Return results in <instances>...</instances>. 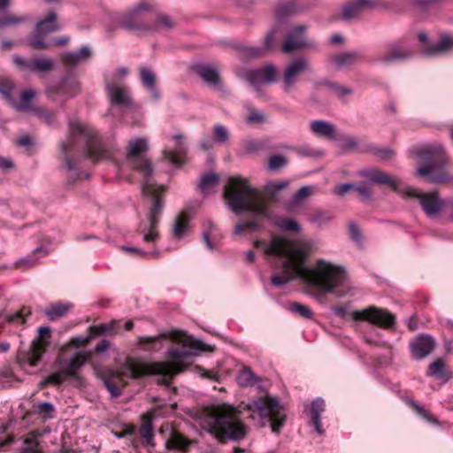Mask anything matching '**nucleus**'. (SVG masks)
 Wrapping results in <instances>:
<instances>
[{
	"label": "nucleus",
	"instance_id": "6ab92c4d",
	"mask_svg": "<svg viewBox=\"0 0 453 453\" xmlns=\"http://www.w3.org/2000/svg\"><path fill=\"white\" fill-rule=\"evenodd\" d=\"M311 65L307 58H298L292 60L285 68L283 73V89L285 93H289L297 82L298 76L305 72H311Z\"/></svg>",
	"mask_w": 453,
	"mask_h": 453
},
{
	"label": "nucleus",
	"instance_id": "b1692460",
	"mask_svg": "<svg viewBox=\"0 0 453 453\" xmlns=\"http://www.w3.org/2000/svg\"><path fill=\"white\" fill-rule=\"evenodd\" d=\"M107 95L111 103L120 109L132 107L134 102L129 93V88L125 86L109 83L106 85Z\"/></svg>",
	"mask_w": 453,
	"mask_h": 453
},
{
	"label": "nucleus",
	"instance_id": "c85d7f7f",
	"mask_svg": "<svg viewBox=\"0 0 453 453\" xmlns=\"http://www.w3.org/2000/svg\"><path fill=\"white\" fill-rule=\"evenodd\" d=\"M374 3L372 0H354L343 6L342 18L344 20L357 18L364 11L372 8Z\"/></svg>",
	"mask_w": 453,
	"mask_h": 453
},
{
	"label": "nucleus",
	"instance_id": "9b49d317",
	"mask_svg": "<svg viewBox=\"0 0 453 453\" xmlns=\"http://www.w3.org/2000/svg\"><path fill=\"white\" fill-rule=\"evenodd\" d=\"M356 321H365L384 329H391L395 325V316L386 309L371 305L362 311L351 312Z\"/></svg>",
	"mask_w": 453,
	"mask_h": 453
},
{
	"label": "nucleus",
	"instance_id": "338daca9",
	"mask_svg": "<svg viewBox=\"0 0 453 453\" xmlns=\"http://www.w3.org/2000/svg\"><path fill=\"white\" fill-rule=\"evenodd\" d=\"M276 27L271 29L265 35L263 48H265V52H272L276 50V42H275V34Z\"/></svg>",
	"mask_w": 453,
	"mask_h": 453
},
{
	"label": "nucleus",
	"instance_id": "7ed1b4c3",
	"mask_svg": "<svg viewBox=\"0 0 453 453\" xmlns=\"http://www.w3.org/2000/svg\"><path fill=\"white\" fill-rule=\"evenodd\" d=\"M200 425L221 443L239 441L246 437L248 431L238 411L227 404L204 408L200 414Z\"/></svg>",
	"mask_w": 453,
	"mask_h": 453
},
{
	"label": "nucleus",
	"instance_id": "680f3d73",
	"mask_svg": "<svg viewBox=\"0 0 453 453\" xmlns=\"http://www.w3.org/2000/svg\"><path fill=\"white\" fill-rule=\"evenodd\" d=\"M276 225L285 231L299 232L301 230L299 224L293 219L289 218L280 219L276 222Z\"/></svg>",
	"mask_w": 453,
	"mask_h": 453
},
{
	"label": "nucleus",
	"instance_id": "de8ad7c7",
	"mask_svg": "<svg viewBox=\"0 0 453 453\" xmlns=\"http://www.w3.org/2000/svg\"><path fill=\"white\" fill-rule=\"evenodd\" d=\"M445 363L441 358L436 359L428 365L426 375L429 377H436L438 379L445 378Z\"/></svg>",
	"mask_w": 453,
	"mask_h": 453
},
{
	"label": "nucleus",
	"instance_id": "a211bd4d",
	"mask_svg": "<svg viewBox=\"0 0 453 453\" xmlns=\"http://www.w3.org/2000/svg\"><path fill=\"white\" fill-rule=\"evenodd\" d=\"M357 174L367 182L378 185H386L390 187L395 192H403L402 189V183L398 179L378 168H365L360 170Z\"/></svg>",
	"mask_w": 453,
	"mask_h": 453
},
{
	"label": "nucleus",
	"instance_id": "4c0bfd02",
	"mask_svg": "<svg viewBox=\"0 0 453 453\" xmlns=\"http://www.w3.org/2000/svg\"><path fill=\"white\" fill-rule=\"evenodd\" d=\"M71 307L72 305L69 303H64L61 302L54 303L45 309L44 314L50 320L54 321L65 316Z\"/></svg>",
	"mask_w": 453,
	"mask_h": 453
},
{
	"label": "nucleus",
	"instance_id": "423d86ee",
	"mask_svg": "<svg viewBox=\"0 0 453 453\" xmlns=\"http://www.w3.org/2000/svg\"><path fill=\"white\" fill-rule=\"evenodd\" d=\"M303 281L324 292L340 296L336 288L345 285L348 273L344 267L325 259H318L313 267L303 262Z\"/></svg>",
	"mask_w": 453,
	"mask_h": 453
},
{
	"label": "nucleus",
	"instance_id": "2eb2a0df",
	"mask_svg": "<svg viewBox=\"0 0 453 453\" xmlns=\"http://www.w3.org/2000/svg\"><path fill=\"white\" fill-rule=\"evenodd\" d=\"M405 194L419 199L420 206L429 219H437L445 207V199H441L437 192L418 194L415 189L408 188Z\"/></svg>",
	"mask_w": 453,
	"mask_h": 453
},
{
	"label": "nucleus",
	"instance_id": "1a4fd4ad",
	"mask_svg": "<svg viewBox=\"0 0 453 453\" xmlns=\"http://www.w3.org/2000/svg\"><path fill=\"white\" fill-rule=\"evenodd\" d=\"M148 149L149 144L146 138H136L129 141L127 154V158L132 167L134 170L139 171L143 175L144 180L150 179L153 174L151 161L142 156V154L146 152Z\"/></svg>",
	"mask_w": 453,
	"mask_h": 453
},
{
	"label": "nucleus",
	"instance_id": "e2e57ef3",
	"mask_svg": "<svg viewBox=\"0 0 453 453\" xmlns=\"http://www.w3.org/2000/svg\"><path fill=\"white\" fill-rule=\"evenodd\" d=\"M367 151L371 152L372 154L379 157L383 160H388L392 158L395 155L394 150H392L389 148H377L372 145L368 147Z\"/></svg>",
	"mask_w": 453,
	"mask_h": 453
},
{
	"label": "nucleus",
	"instance_id": "473e14b6",
	"mask_svg": "<svg viewBox=\"0 0 453 453\" xmlns=\"http://www.w3.org/2000/svg\"><path fill=\"white\" fill-rule=\"evenodd\" d=\"M173 139L177 141V148L173 150H165L164 155L171 164L180 165L184 163L187 149L184 145L183 136L181 134L174 135Z\"/></svg>",
	"mask_w": 453,
	"mask_h": 453
},
{
	"label": "nucleus",
	"instance_id": "79ce46f5",
	"mask_svg": "<svg viewBox=\"0 0 453 453\" xmlns=\"http://www.w3.org/2000/svg\"><path fill=\"white\" fill-rule=\"evenodd\" d=\"M32 314L31 308L28 306H22L19 311L14 313L7 314L5 321L13 325H22L26 323L27 318Z\"/></svg>",
	"mask_w": 453,
	"mask_h": 453
},
{
	"label": "nucleus",
	"instance_id": "f3484780",
	"mask_svg": "<svg viewBox=\"0 0 453 453\" xmlns=\"http://www.w3.org/2000/svg\"><path fill=\"white\" fill-rule=\"evenodd\" d=\"M307 30L308 27L306 25L291 27L286 34L282 51L290 53L296 50L312 48L314 44L307 38Z\"/></svg>",
	"mask_w": 453,
	"mask_h": 453
},
{
	"label": "nucleus",
	"instance_id": "864d4df0",
	"mask_svg": "<svg viewBox=\"0 0 453 453\" xmlns=\"http://www.w3.org/2000/svg\"><path fill=\"white\" fill-rule=\"evenodd\" d=\"M42 251V247L36 248L32 254H29L26 257L20 258L15 263V267L27 269L36 265L37 257H35V253Z\"/></svg>",
	"mask_w": 453,
	"mask_h": 453
},
{
	"label": "nucleus",
	"instance_id": "69168bd1",
	"mask_svg": "<svg viewBox=\"0 0 453 453\" xmlns=\"http://www.w3.org/2000/svg\"><path fill=\"white\" fill-rule=\"evenodd\" d=\"M289 185L288 180H280V181H270L265 185V191L272 195L275 196L279 191L286 188Z\"/></svg>",
	"mask_w": 453,
	"mask_h": 453
},
{
	"label": "nucleus",
	"instance_id": "49530a36",
	"mask_svg": "<svg viewBox=\"0 0 453 453\" xmlns=\"http://www.w3.org/2000/svg\"><path fill=\"white\" fill-rule=\"evenodd\" d=\"M312 194V188L309 186L302 187L293 196L292 201L288 205V210L291 211L295 207L298 206L303 200L311 196Z\"/></svg>",
	"mask_w": 453,
	"mask_h": 453
},
{
	"label": "nucleus",
	"instance_id": "f257e3e1",
	"mask_svg": "<svg viewBox=\"0 0 453 453\" xmlns=\"http://www.w3.org/2000/svg\"><path fill=\"white\" fill-rule=\"evenodd\" d=\"M224 197L228 208L236 215L249 212L252 216L250 220L235 226L233 231L234 235L244 231L259 229L262 226L260 218L271 219L272 213L264 196L241 176H232L228 179V183L224 188Z\"/></svg>",
	"mask_w": 453,
	"mask_h": 453
},
{
	"label": "nucleus",
	"instance_id": "7c9ffc66",
	"mask_svg": "<svg viewBox=\"0 0 453 453\" xmlns=\"http://www.w3.org/2000/svg\"><path fill=\"white\" fill-rule=\"evenodd\" d=\"M243 147L246 152L248 153H256L258 151H271L277 150H284L287 149L286 146H275L273 144L272 140L270 138H264L260 140L250 139L246 140L243 142Z\"/></svg>",
	"mask_w": 453,
	"mask_h": 453
},
{
	"label": "nucleus",
	"instance_id": "39448f33",
	"mask_svg": "<svg viewBox=\"0 0 453 453\" xmlns=\"http://www.w3.org/2000/svg\"><path fill=\"white\" fill-rule=\"evenodd\" d=\"M311 252L307 242H289L281 238H273L266 249V253L284 257L281 266L283 275L274 274L271 281L274 286L283 287L295 279L303 280V262H305Z\"/></svg>",
	"mask_w": 453,
	"mask_h": 453
},
{
	"label": "nucleus",
	"instance_id": "bb28decb",
	"mask_svg": "<svg viewBox=\"0 0 453 453\" xmlns=\"http://www.w3.org/2000/svg\"><path fill=\"white\" fill-rule=\"evenodd\" d=\"M435 342L433 337L421 334L411 343V357L414 359H423L427 357L434 349Z\"/></svg>",
	"mask_w": 453,
	"mask_h": 453
},
{
	"label": "nucleus",
	"instance_id": "a18cd8bd",
	"mask_svg": "<svg viewBox=\"0 0 453 453\" xmlns=\"http://www.w3.org/2000/svg\"><path fill=\"white\" fill-rule=\"evenodd\" d=\"M219 181V175L215 173H209L201 177L198 188L203 194H206L209 188L214 187Z\"/></svg>",
	"mask_w": 453,
	"mask_h": 453
},
{
	"label": "nucleus",
	"instance_id": "6e6552de",
	"mask_svg": "<svg viewBox=\"0 0 453 453\" xmlns=\"http://www.w3.org/2000/svg\"><path fill=\"white\" fill-rule=\"evenodd\" d=\"M410 151L424 163L417 169V174L425 177L431 183H442L449 180L446 173H435L437 170L444 169L447 164V155L442 146L429 145L413 148Z\"/></svg>",
	"mask_w": 453,
	"mask_h": 453
},
{
	"label": "nucleus",
	"instance_id": "774afa93",
	"mask_svg": "<svg viewBox=\"0 0 453 453\" xmlns=\"http://www.w3.org/2000/svg\"><path fill=\"white\" fill-rule=\"evenodd\" d=\"M65 379H66V376H65L60 371L59 369H58V371L52 374H50V376H48L42 383L41 385L42 386H45V385H48V384H51V385H54V386H60L63 381L65 380Z\"/></svg>",
	"mask_w": 453,
	"mask_h": 453
},
{
	"label": "nucleus",
	"instance_id": "393cba45",
	"mask_svg": "<svg viewBox=\"0 0 453 453\" xmlns=\"http://www.w3.org/2000/svg\"><path fill=\"white\" fill-rule=\"evenodd\" d=\"M311 7V4H306L303 0H287L277 5L274 14L278 20H282L308 11Z\"/></svg>",
	"mask_w": 453,
	"mask_h": 453
},
{
	"label": "nucleus",
	"instance_id": "3c124183",
	"mask_svg": "<svg viewBox=\"0 0 453 453\" xmlns=\"http://www.w3.org/2000/svg\"><path fill=\"white\" fill-rule=\"evenodd\" d=\"M287 309L288 311L296 313L304 319H311L312 317L311 310L308 306L297 302L289 303L287 306Z\"/></svg>",
	"mask_w": 453,
	"mask_h": 453
},
{
	"label": "nucleus",
	"instance_id": "603ef678",
	"mask_svg": "<svg viewBox=\"0 0 453 453\" xmlns=\"http://www.w3.org/2000/svg\"><path fill=\"white\" fill-rule=\"evenodd\" d=\"M140 79L144 88H154L156 85V75L154 72L148 67L140 69Z\"/></svg>",
	"mask_w": 453,
	"mask_h": 453
},
{
	"label": "nucleus",
	"instance_id": "a19ab883",
	"mask_svg": "<svg viewBox=\"0 0 453 453\" xmlns=\"http://www.w3.org/2000/svg\"><path fill=\"white\" fill-rule=\"evenodd\" d=\"M311 131L319 135L331 137L335 133V127L333 124L324 120H314L311 124Z\"/></svg>",
	"mask_w": 453,
	"mask_h": 453
},
{
	"label": "nucleus",
	"instance_id": "c9c22d12",
	"mask_svg": "<svg viewBox=\"0 0 453 453\" xmlns=\"http://www.w3.org/2000/svg\"><path fill=\"white\" fill-rule=\"evenodd\" d=\"M117 320H112L110 323H103L97 326L88 327L89 337L100 336V335H116L119 333Z\"/></svg>",
	"mask_w": 453,
	"mask_h": 453
},
{
	"label": "nucleus",
	"instance_id": "8fccbe9b",
	"mask_svg": "<svg viewBox=\"0 0 453 453\" xmlns=\"http://www.w3.org/2000/svg\"><path fill=\"white\" fill-rule=\"evenodd\" d=\"M212 139L216 143L224 144L229 140V132L226 127L220 124H217L213 127Z\"/></svg>",
	"mask_w": 453,
	"mask_h": 453
},
{
	"label": "nucleus",
	"instance_id": "72a5a7b5",
	"mask_svg": "<svg viewBox=\"0 0 453 453\" xmlns=\"http://www.w3.org/2000/svg\"><path fill=\"white\" fill-rule=\"evenodd\" d=\"M453 50V36L443 35L438 42L433 46H427L424 50L425 55L428 57L437 56Z\"/></svg>",
	"mask_w": 453,
	"mask_h": 453
},
{
	"label": "nucleus",
	"instance_id": "58836bf2",
	"mask_svg": "<svg viewBox=\"0 0 453 453\" xmlns=\"http://www.w3.org/2000/svg\"><path fill=\"white\" fill-rule=\"evenodd\" d=\"M189 218L188 216L182 212L179 214L175 219L172 229L173 236L178 239H180L184 236L185 233L188 229L189 226Z\"/></svg>",
	"mask_w": 453,
	"mask_h": 453
},
{
	"label": "nucleus",
	"instance_id": "e433bc0d",
	"mask_svg": "<svg viewBox=\"0 0 453 453\" xmlns=\"http://www.w3.org/2000/svg\"><path fill=\"white\" fill-rule=\"evenodd\" d=\"M153 429L152 418L150 414H146L143 417V422L140 428V435L142 439V443L146 446L154 447L155 445Z\"/></svg>",
	"mask_w": 453,
	"mask_h": 453
},
{
	"label": "nucleus",
	"instance_id": "bf43d9fd",
	"mask_svg": "<svg viewBox=\"0 0 453 453\" xmlns=\"http://www.w3.org/2000/svg\"><path fill=\"white\" fill-rule=\"evenodd\" d=\"M27 19L28 18L25 16H15L8 14L0 19V26L1 27L16 26L26 22Z\"/></svg>",
	"mask_w": 453,
	"mask_h": 453
},
{
	"label": "nucleus",
	"instance_id": "f03ea898",
	"mask_svg": "<svg viewBox=\"0 0 453 453\" xmlns=\"http://www.w3.org/2000/svg\"><path fill=\"white\" fill-rule=\"evenodd\" d=\"M77 152L94 162L110 160L112 157L111 152L101 144L98 134L94 129L80 122H71L70 137L61 144L62 157L68 171L77 169Z\"/></svg>",
	"mask_w": 453,
	"mask_h": 453
},
{
	"label": "nucleus",
	"instance_id": "cd10ccee",
	"mask_svg": "<svg viewBox=\"0 0 453 453\" xmlns=\"http://www.w3.org/2000/svg\"><path fill=\"white\" fill-rule=\"evenodd\" d=\"M92 50L88 45H83L77 51H67L61 55L63 64L69 67L74 68L80 64L88 61L92 57Z\"/></svg>",
	"mask_w": 453,
	"mask_h": 453
},
{
	"label": "nucleus",
	"instance_id": "c03bdc74",
	"mask_svg": "<svg viewBox=\"0 0 453 453\" xmlns=\"http://www.w3.org/2000/svg\"><path fill=\"white\" fill-rule=\"evenodd\" d=\"M258 380V377L249 367L243 368L237 376V382L242 387L254 386Z\"/></svg>",
	"mask_w": 453,
	"mask_h": 453
},
{
	"label": "nucleus",
	"instance_id": "ddd939ff",
	"mask_svg": "<svg viewBox=\"0 0 453 453\" xmlns=\"http://www.w3.org/2000/svg\"><path fill=\"white\" fill-rule=\"evenodd\" d=\"M164 191L165 186H157L150 182V179L143 180L142 194L152 199V206L149 213V224L152 229L157 228L164 208V202L161 197Z\"/></svg>",
	"mask_w": 453,
	"mask_h": 453
},
{
	"label": "nucleus",
	"instance_id": "20e7f679",
	"mask_svg": "<svg viewBox=\"0 0 453 453\" xmlns=\"http://www.w3.org/2000/svg\"><path fill=\"white\" fill-rule=\"evenodd\" d=\"M185 345H193L191 339L181 340ZM203 343L196 341L194 346L202 349ZM196 353L186 346L172 348L167 352V358L171 364L165 362L144 363L137 360H130L125 368L126 372L134 378H142L149 375L160 376L164 383H167L173 376L181 372L185 365L183 362L192 357Z\"/></svg>",
	"mask_w": 453,
	"mask_h": 453
},
{
	"label": "nucleus",
	"instance_id": "6e6d98bb",
	"mask_svg": "<svg viewBox=\"0 0 453 453\" xmlns=\"http://www.w3.org/2000/svg\"><path fill=\"white\" fill-rule=\"evenodd\" d=\"M240 50L248 58H257L266 54L263 46H242Z\"/></svg>",
	"mask_w": 453,
	"mask_h": 453
},
{
	"label": "nucleus",
	"instance_id": "412c9836",
	"mask_svg": "<svg viewBox=\"0 0 453 453\" xmlns=\"http://www.w3.org/2000/svg\"><path fill=\"white\" fill-rule=\"evenodd\" d=\"M279 70L273 64H267L259 68L249 70L245 79L250 85L257 87L263 83L272 84L278 81Z\"/></svg>",
	"mask_w": 453,
	"mask_h": 453
},
{
	"label": "nucleus",
	"instance_id": "2f4dec72",
	"mask_svg": "<svg viewBox=\"0 0 453 453\" xmlns=\"http://www.w3.org/2000/svg\"><path fill=\"white\" fill-rule=\"evenodd\" d=\"M195 72L203 79V81L213 86H220L219 70L208 64H197L194 66Z\"/></svg>",
	"mask_w": 453,
	"mask_h": 453
},
{
	"label": "nucleus",
	"instance_id": "c756f323",
	"mask_svg": "<svg viewBox=\"0 0 453 453\" xmlns=\"http://www.w3.org/2000/svg\"><path fill=\"white\" fill-rule=\"evenodd\" d=\"M362 58V54L358 51H344L331 56L329 61L333 63L337 69H342L356 65Z\"/></svg>",
	"mask_w": 453,
	"mask_h": 453
},
{
	"label": "nucleus",
	"instance_id": "0e129e2a",
	"mask_svg": "<svg viewBox=\"0 0 453 453\" xmlns=\"http://www.w3.org/2000/svg\"><path fill=\"white\" fill-rule=\"evenodd\" d=\"M15 453H42L39 443L34 439L24 441L22 447Z\"/></svg>",
	"mask_w": 453,
	"mask_h": 453
},
{
	"label": "nucleus",
	"instance_id": "052dcab7",
	"mask_svg": "<svg viewBox=\"0 0 453 453\" xmlns=\"http://www.w3.org/2000/svg\"><path fill=\"white\" fill-rule=\"evenodd\" d=\"M35 115L46 124L52 126L56 122L55 114L44 108L37 107L33 109Z\"/></svg>",
	"mask_w": 453,
	"mask_h": 453
},
{
	"label": "nucleus",
	"instance_id": "37998d69",
	"mask_svg": "<svg viewBox=\"0 0 453 453\" xmlns=\"http://www.w3.org/2000/svg\"><path fill=\"white\" fill-rule=\"evenodd\" d=\"M407 404L412 408V410L422 418L426 420L432 425H437L439 423L437 418L433 416L427 410L419 405L416 401L411 398L406 400Z\"/></svg>",
	"mask_w": 453,
	"mask_h": 453
},
{
	"label": "nucleus",
	"instance_id": "a878e982",
	"mask_svg": "<svg viewBox=\"0 0 453 453\" xmlns=\"http://www.w3.org/2000/svg\"><path fill=\"white\" fill-rule=\"evenodd\" d=\"M79 91V81L69 75L65 76L58 83L52 84L47 88V94L49 96L61 95L68 98L76 96Z\"/></svg>",
	"mask_w": 453,
	"mask_h": 453
},
{
	"label": "nucleus",
	"instance_id": "5fc2aeb1",
	"mask_svg": "<svg viewBox=\"0 0 453 453\" xmlns=\"http://www.w3.org/2000/svg\"><path fill=\"white\" fill-rule=\"evenodd\" d=\"M162 335H157L154 337H140V343L142 348L146 350H157L161 348V341Z\"/></svg>",
	"mask_w": 453,
	"mask_h": 453
},
{
	"label": "nucleus",
	"instance_id": "dca6fc26",
	"mask_svg": "<svg viewBox=\"0 0 453 453\" xmlns=\"http://www.w3.org/2000/svg\"><path fill=\"white\" fill-rule=\"evenodd\" d=\"M152 6L142 1L134 6L132 10L127 12L119 21V26L128 31L143 30L154 31L156 30L155 25H150L143 22L142 19V12L150 11Z\"/></svg>",
	"mask_w": 453,
	"mask_h": 453
},
{
	"label": "nucleus",
	"instance_id": "f8f14e48",
	"mask_svg": "<svg viewBox=\"0 0 453 453\" xmlns=\"http://www.w3.org/2000/svg\"><path fill=\"white\" fill-rule=\"evenodd\" d=\"M57 14L50 12L46 18L36 23L34 31L27 37L28 45L34 50H46L49 48L46 37L49 34L57 32L60 27L55 23Z\"/></svg>",
	"mask_w": 453,
	"mask_h": 453
},
{
	"label": "nucleus",
	"instance_id": "f704fd0d",
	"mask_svg": "<svg viewBox=\"0 0 453 453\" xmlns=\"http://www.w3.org/2000/svg\"><path fill=\"white\" fill-rule=\"evenodd\" d=\"M325 401L322 398H316L311 403V425L315 428L319 434H323L324 430L321 426L320 415L325 411Z\"/></svg>",
	"mask_w": 453,
	"mask_h": 453
},
{
	"label": "nucleus",
	"instance_id": "5701e85b",
	"mask_svg": "<svg viewBox=\"0 0 453 453\" xmlns=\"http://www.w3.org/2000/svg\"><path fill=\"white\" fill-rule=\"evenodd\" d=\"M87 357L85 354L76 352L71 358L58 357L55 362L57 369L66 376V378H72L79 380L81 378L77 373V371L82 367L86 363Z\"/></svg>",
	"mask_w": 453,
	"mask_h": 453
},
{
	"label": "nucleus",
	"instance_id": "9d476101",
	"mask_svg": "<svg viewBox=\"0 0 453 453\" xmlns=\"http://www.w3.org/2000/svg\"><path fill=\"white\" fill-rule=\"evenodd\" d=\"M51 337V329L50 326H40L37 335L33 340L31 346L27 350H19L18 360L21 364L36 365L46 351L49 345V339Z\"/></svg>",
	"mask_w": 453,
	"mask_h": 453
},
{
	"label": "nucleus",
	"instance_id": "4468645a",
	"mask_svg": "<svg viewBox=\"0 0 453 453\" xmlns=\"http://www.w3.org/2000/svg\"><path fill=\"white\" fill-rule=\"evenodd\" d=\"M130 360L134 359L127 358L123 365L121 372L108 368L101 369L97 372L99 379L102 380L105 388L109 391L111 398H117L122 395V388L126 385L124 382V377L134 379V377L129 376L125 371L126 365Z\"/></svg>",
	"mask_w": 453,
	"mask_h": 453
},
{
	"label": "nucleus",
	"instance_id": "aec40b11",
	"mask_svg": "<svg viewBox=\"0 0 453 453\" xmlns=\"http://www.w3.org/2000/svg\"><path fill=\"white\" fill-rule=\"evenodd\" d=\"M413 56V50L404 44L403 39L390 42L386 47L385 53L379 58L384 65H391L395 62H403Z\"/></svg>",
	"mask_w": 453,
	"mask_h": 453
},
{
	"label": "nucleus",
	"instance_id": "ea45409f",
	"mask_svg": "<svg viewBox=\"0 0 453 453\" xmlns=\"http://www.w3.org/2000/svg\"><path fill=\"white\" fill-rule=\"evenodd\" d=\"M188 445L189 441L184 436L176 432H173L171 437L165 441V447L167 449L187 451Z\"/></svg>",
	"mask_w": 453,
	"mask_h": 453
},
{
	"label": "nucleus",
	"instance_id": "4d7b16f0",
	"mask_svg": "<svg viewBox=\"0 0 453 453\" xmlns=\"http://www.w3.org/2000/svg\"><path fill=\"white\" fill-rule=\"evenodd\" d=\"M296 154L303 157H321L324 154L321 150L312 148L309 145H303L296 150Z\"/></svg>",
	"mask_w": 453,
	"mask_h": 453
},
{
	"label": "nucleus",
	"instance_id": "4be33fe9",
	"mask_svg": "<svg viewBox=\"0 0 453 453\" xmlns=\"http://www.w3.org/2000/svg\"><path fill=\"white\" fill-rule=\"evenodd\" d=\"M12 60L20 71H30L36 73L50 72L54 66L53 61L47 58H24L14 55Z\"/></svg>",
	"mask_w": 453,
	"mask_h": 453
},
{
	"label": "nucleus",
	"instance_id": "09e8293b",
	"mask_svg": "<svg viewBox=\"0 0 453 453\" xmlns=\"http://www.w3.org/2000/svg\"><path fill=\"white\" fill-rule=\"evenodd\" d=\"M318 85H323L328 88L330 90L334 91L335 95L340 98L343 97L344 96L352 94V89H350L349 88L343 87L336 82L328 80L321 81L318 83Z\"/></svg>",
	"mask_w": 453,
	"mask_h": 453
},
{
	"label": "nucleus",
	"instance_id": "0eeeda50",
	"mask_svg": "<svg viewBox=\"0 0 453 453\" xmlns=\"http://www.w3.org/2000/svg\"><path fill=\"white\" fill-rule=\"evenodd\" d=\"M249 417L257 419L261 426L269 425L273 434H279L287 421V414L283 405L277 397L265 395L252 400L245 405Z\"/></svg>",
	"mask_w": 453,
	"mask_h": 453
},
{
	"label": "nucleus",
	"instance_id": "13d9d810",
	"mask_svg": "<svg viewBox=\"0 0 453 453\" xmlns=\"http://www.w3.org/2000/svg\"><path fill=\"white\" fill-rule=\"evenodd\" d=\"M288 161L283 155H273L268 159V168L271 171H278L280 168L285 167Z\"/></svg>",
	"mask_w": 453,
	"mask_h": 453
}]
</instances>
